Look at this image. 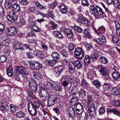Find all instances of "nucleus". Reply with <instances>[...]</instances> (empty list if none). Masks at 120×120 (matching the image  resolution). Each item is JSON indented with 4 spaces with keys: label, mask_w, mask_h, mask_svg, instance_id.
<instances>
[{
    "label": "nucleus",
    "mask_w": 120,
    "mask_h": 120,
    "mask_svg": "<svg viewBox=\"0 0 120 120\" xmlns=\"http://www.w3.org/2000/svg\"><path fill=\"white\" fill-rule=\"evenodd\" d=\"M32 105H33L34 107H35V108L36 109L39 108L41 106L43 107L44 106L39 101H36L34 102V104L32 102Z\"/></svg>",
    "instance_id": "cd10ccee"
},
{
    "label": "nucleus",
    "mask_w": 120,
    "mask_h": 120,
    "mask_svg": "<svg viewBox=\"0 0 120 120\" xmlns=\"http://www.w3.org/2000/svg\"><path fill=\"white\" fill-rule=\"evenodd\" d=\"M88 111L95 110V108L94 104L93 103L88 104Z\"/></svg>",
    "instance_id": "e433bc0d"
},
{
    "label": "nucleus",
    "mask_w": 120,
    "mask_h": 120,
    "mask_svg": "<svg viewBox=\"0 0 120 120\" xmlns=\"http://www.w3.org/2000/svg\"><path fill=\"white\" fill-rule=\"evenodd\" d=\"M86 19L79 18L77 20L78 22H79L82 24H84L85 20H86Z\"/></svg>",
    "instance_id": "0e129e2a"
},
{
    "label": "nucleus",
    "mask_w": 120,
    "mask_h": 120,
    "mask_svg": "<svg viewBox=\"0 0 120 120\" xmlns=\"http://www.w3.org/2000/svg\"><path fill=\"white\" fill-rule=\"evenodd\" d=\"M84 54V51L81 48L78 47L75 49L74 55L77 59H81L83 58Z\"/></svg>",
    "instance_id": "f257e3e1"
},
{
    "label": "nucleus",
    "mask_w": 120,
    "mask_h": 120,
    "mask_svg": "<svg viewBox=\"0 0 120 120\" xmlns=\"http://www.w3.org/2000/svg\"><path fill=\"white\" fill-rule=\"evenodd\" d=\"M100 54V52L97 50H94V52L91 55V57L93 59L95 60H97Z\"/></svg>",
    "instance_id": "dca6fc26"
},
{
    "label": "nucleus",
    "mask_w": 120,
    "mask_h": 120,
    "mask_svg": "<svg viewBox=\"0 0 120 120\" xmlns=\"http://www.w3.org/2000/svg\"><path fill=\"white\" fill-rule=\"evenodd\" d=\"M6 70L7 75L8 76L11 77L13 75V68L11 66H10L8 68H7Z\"/></svg>",
    "instance_id": "a878e982"
},
{
    "label": "nucleus",
    "mask_w": 120,
    "mask_h": 120,
    "mask_svg": "<svg viewBox=\"0 0 120 120\" xmlns=\"http://www.w3.org/2000/svg\"><path fill=\"white\" fill-rule=\"evenodd\" d=\"M4 37L0 38V43L1 44V43H2V45L3 47V48L5 49V46L8 45L9 43V41L8 39H4V41H1Z\"/></svg>",
    "instance_id": "2eb2a0df"
},
{
    "label": "nucleus",
    "mask_w": 120,
    "mask_h": 120,
    "mask_svg": "<svg viewBox=\"0 0 120 120\" xmlns=\"http://www.w3.org/2000/svg\"><path fill=\"white\" fill-rule=\"evenodd\" d=\"M7 33L9 36H13L15 35L17 33V31L15 28L12 26H10L7 29Z\"/></svg>",
    "instance_id": "1a4fd4ad"
},
{
    "label": "nucleus",
    "mask_w": 120,
    "mask_h": 120,
    "mask_svg": "<svg viewBox=\"0 0 120 120\" xmlns=\"http://www.w3.org/2000/svg\"><path fill=\"white\" fill-rule=\"evenodd\" d=\"M54 87L57 90L59 91H62V86L58 83H56V84L55 85Z\"/></svg>",
    "instance_id": "37998d69"
},
{
    "label": "nucleus",
    "mask_w": 120,
    "mask_h": 120,
    "mask_svg": "<svg viewBox=\"0 0 120 120\" xmlns=\"http://www.w3.org/2000/svg\"><path fill=\"white\" fill-rule=\"evenodd\" d=\"M98 69L101 74L103 76H105L108 73L107 68L102 65L98 66Z\"/></svg>",
    "instance_id": "423d86ee"
},
{
    "label": "nucleus",
    "mask_w": 120,
    "mask_h": 120,
    "mask_svg": "<svg viewBox=\"0 0 120 120\" xmlns=\"http://www.w3.org/2000/svg\"><path fill=\"white\" fill-rule=\"evenodd\" d=\"M74 30H76V31L80 33L82 32L83 30L81 28L78 26H74Z\"/></svg>",
    "instance_id": "6e6d98bb"
},
{
    "label": "nucleus",
    "mask_w": 120,
    "mask_h": 120,
    "mask_svg": "<svg viewBox=\"0 0 120 120\" xmlns=\"http://www.w3.org/2000/svg\"><path fill=\"white\" fill-rule=\"evenodd\" d=\"M69 107L68 109V112L69 116H73L75 115V112L74 109V107Z\"/></svg>",
    "instance_id": "7c9ffc66"
},
{
    "label": "nucleus",
    "mask_w": 120,
    "mask_h": 120,
    "mask_svg": "<svg viewBox=\"0 0 120 120\" xmlns=\"http://www.w3.org/2000/svg\"><path fill=\"white\" fill-rule=\"evenodd\" d=\"M12 10L13 12H15L16 13L19 12L20 10V7L19 5L17 3L15 4L12 6Z\"/></svg>",
    "instance_id": "5701e85b"
},
{
    "label": "nucleus",
    "mask_w": 120,
    "mask_h": 120,
    "mask_svg": "<svg viewBox=\"0 0 120 120\" xmlns=\"http://www.w3.org/2000/svg\"><path fill=\"white\" fill-rule=\"evenodd\" d=\"M112 76L114 79L117 81H120V74L117 71H115L113 72Z\"/></svg>",
    "instance_id": "a211bd4d"
},
{
    "label": "nucleus",
    "mask_w": 120,
    "mask_h": 120,
    "mask_svg": "<svg viewBox=\"0 0 120 120\" xmlns=\"http://www.w3.org/2000/svg\"><path fill=\"white\" fill-rule=\"evenodd\" d=\"M16 70L20 74L22 75L24 78L26 77V75L28 74V69L22 66H18L16 68Z\"/></svg>",
    "instance_id": "20e7f679"
},
{
    "label": "nucleus",
    "mask_w": 120,
    "mask_h": 120,
    "mask_svg": "<svg viewBox=\"0 0 120 120\" xmlns=\"http://www.w3.org/2000/svg\"><path fill=\"white\" fill-rule=\"evenodd\" d=\"M12 6L13 5L10 2H9L8 0H6L4 3V6L6 9H8L11 7H12Z\"/></svg>",
    "instance_id": "58836bf2"
},
{
    "label": "nucleus",
    "mask_w": 120,
    "mask_h": 120,
    "mask_svg": "<svg viewBox=\"0 0 120 120\" xmlns=\"http://www.w3.org/2000/svg\"><path fill=\"white\" fill-rule=\"evenodd\" d=\"M59 50V52H61L64 57H67L68 56V53L63 47H60Z\"/></svg>",
    "instance_id": "bb28decb"
},
{
    "label": "nucleus",
    "mask_w": 120,
    "mask_h": 120,
    "mask_svg": "<svg viewBox=\"0 0 120 120\" xmlns=\"http://www.w3.org/2000/svg\"><path fill=\"white\" fill-rule=\"evenodd\" d=\"M94 41L100 45H103L106 41V38L104 36H101L98 38H97Z\"/></svg>",
    "instance_id": "9b49d317"
},
{
    "label": "nucleus",
    "mask_w": 120,
    "mask_h": 120,
    "mask_svg": "<svg viewBox=\"0 0 120 120\" xmlns=\"http://www.w3.org/2000/svg\"><path fill=\"white\" fill-rule=\"evenodd\" d=\"M57 99V96L55 94H53L49 97L47 101L48 106H51L53 105Z\"/></svg>",
    "instance_id": "7ed1b4c3"
},
{
    "label": "nucleus",
    "mask_w": 120,
    "mask_h": 120,
    "mask_svg": "<svg viewBox=\"0 0 120 120\" xmlns=\"http://www.w3.org/2000/svg\"><path fill=\"white\" fill-rule=\"evenodd\" d=\"M14 46L15 49H22V43L16 42L14 43Z\"/></svg>",
    "instance_id": "393cba45"
},
{
    "label": "nucleus",
    "mask_w": 120,
    "mask_h": 120,
    "mask_svg": "<svg viewBox=\"0 0 120 120\" xmlns=\"http://www.w3.org/2000/svg\"><path fill=\"white\" fill-rule=\"evenodd\" d=\"M35 68L34 69L38 70L41 68L42 67L41 64L38 62L35 63Z\"/></svg>",
    "instance_id": "8fccbe9b"
},
{
    "label": "nucleus",
    "mask_w": 120,
    "mask_h": 120,
    "mask_svg": "<svg viewBox=\"0 0 120 120\" xmlns=\"http://www.w3.org/2000/svg\"><path fill=\"white\" fill-rule=\"evenodd\" d=\"M112 39L114 42L117 43L118 42L119 40L117 36L115 35H113Z\"/></svg>",
    "instance_id": "13d9d810"
},
{
    "label": "nucleus",
    "mask_w": 120,
    "mask_h": 120,
    "mask_svg": "<svg viewBox=\"0 0 120 120\" xmlns=\"http://www.w3.org/2000/svg\"><path fill=\"white\" fill-rule=\"evenodd\" d=\"M16 116L18 117L22 118L24 116V115L23 112L19 111L17 112Z\"/></svg>",
    "instance_id": "09e8293b"
},
{
    "label": "nucleus",
    "mask_w": 120,
    "mask_h": 120,
    "mask_svg": "<svg viewBox=\"0 0 120 120\" xmlns=\"http://www.w3.org/2000/svg\"><path fill=\"white\" fill-rule=\"evenodd\" d=\"M84 34L86 36L88 37L89 38L91 37V35L90 34V33L87 30H84Z\"/></svg>",
    "instance_id": "774afa93"
},
{
    "label": "nucleus",
    "mask_w": 120,
    "mask_h": 120,
    "mask_svg": "<svg viewBox=\"0 0 120 120\" xmlns=\"http://www.w3.org/2000/svg\"><path fill=\"white\" fill-rule=\"evenodd\" d=\"M99 113L101 115H103L105 113V109L101 107L99 110Z\"/></svg>",
    "instance_id": "680f3d73"
},
{
    "label": "nucleus",
    "mask_w": 120,
    "mask_h": 120,
    "mask_svg": "<svg viewBox=\"0 0 120 120\" xmlns=\"http://www.w3.org/2000/svg\"><path fill=\"white\" fill-rule=\"evenodd\" d=\"M114 23L116 25L117 35L118 36H120V24L119 22L117 21H115Z\"/></svg>",
    "instance_id": "f3484780"
},
{
    "label": "nucleus",
    "mask_w": 120,
    "mask_h": 120,
    "mask_svg": "<svg viewBox=\"0 0 120 120\" xmlns=\"http://www.w3.org/2000/svg\"><path fill=\"white\" fill-rule=\"evenodd\" d=\"M59 10L63 14H65L67 11L66 7L64 4H61L59 7Z\"/></svg>",
    "instance_id": "aec40b11"
},
{
    "label": "nucleus",
    "mask_w": 120,
    "mask_h": 120,
    "mask_svg": "<svg viewBox=\"0 0 120 120\" xmlns=\"http://www.w3.org/2000/svg\"><path fill=\"white\" fill-rule=\"evenodd\" d=\"M79 94L80 97L82 98L84 97L85 95V93L84 91L82 90H80Z\"/></svg>",
    "instance_id": "4d7b16f0"
},
{
    "label": "nucleus",
    "mask_w": 120,
    "mask_h": 120,
    "mask_svg": "<svg viewBox=\"0 0 120 120\" xmlns=\"http://www.w3.org/2000/svg\"><path fill=\"white\" fill-rule=\"evenodd\" d=\"M29 86L31 91L35 92L37 89V83L35 80L32 78L31 80L29 82Z\"/></svg>",
    "instance_id": "39448f33"
},
{
    "label": "nucleus",
    "mask_w": 120,
    "mask_h": 120,
    "mask_svg": "<svg viewBox=\"0 0 120 120\" xmlns=\"http://www.w3.org/2000/svg\"><path fill=\"white\" fill-rule=\"evenodd\" d=\"M7 59L6 56L4 55L0 56V62L1 63L4 62Z\"/></svg>",
    "instance_id": "3c124183"
},
{
    "label": "nucleus",
    "mask_w": 120,
    "mask_h": 120,
    "mask_svg": "<svg viewBox=\"0 0 120 120\" xmlns=\"http://www.w3.org/2000/svg\"><path fill=\"white\" fill-rule=\"evenodd\" d=\"M100 62L102 64H106L108 61V59L103 56H101L99 58Z\"/></svg>",
    "instance_id": "c9c22d12"
},
{
    "label": "nucleus",
    "mask_w": 120,
    "mask_h": 120,
    "mask_svg": "<svg viewBox=\"0 0 120 120\" xmlns=\"http://www.w3.org/2000/svg\"><path fill=\"white\" fill-rule=\"evenodd\" d=\"M96 10L94 15H101L104 14V12L102 9L98 6L96 5L95 7Z\"/></svg>",
    "instance_id": "f8f14e48"
},
{
    "label": "nucleus",
    "mask_w": 120,
    "mask_h": 120,
    "mask_svg": "<svg viewBox=\"0 0 120 120\" xmlns=\"http://www.w3.org/2000/svg\"><path fill=\"white\" fill-rule=\"evenodd\" d=\"M81 84L83 87L85 88H87L88 87V83L84 79L82 80Z\"/></svg>",
    "instance_id": "a19ab883"
},
{
    "label": "nucleus",
    "mask_w": 120,
    "mask_h": 120,
    "mask_svg": "<svg viewBox=\"0 0 120 120\" xmlns=\"http://www.w3.org/2000/svg\"><path fill=\"white\" fill-rule=\"evenodd\" d=\"M62 84L63 86L65 88L68 86L69 84V82L68 81L65 80L62 82Z\"/></svg>",
    "instance_id": "69168bd1"
},
{
    "label": "nucleus",
    "mask_w": 120,
    "mask_h": 120,
    "mask_svg": "<svg viewBox=\"0 0 120 120\" xmlns=\"http://www.w3.org/2000/svg\"><path fill=\"white\" fill-rule=\"evenodd\" d=\"M56 61L55 60H46L44 62V64L46 65L53 66L56 63Z\"/></svg>",
    "instance_id": "4468645a"
},
{
    "label": "nucleus",
    "mask_w": 120,
    "mask_h": 120,
    "mask_svg": "<svg viewBox=\"0 0 120 120\" xmlns=\"http://www.w3.org/2000/svg\"><path fill=\"white\" fill-rule=\"evenodd\" d=\"M76 68L78 69L82 68V63L80 61L77 60L73 62Z\"/></svg>",
    "instance_id": "4be33fe9"
},
{
    "label": "nucleus",
    "mask_w": 120,
    "mask_h": 120,
    "mask_svg": "<svg viewBox=\"0 0 120 120\" xmlns=\"http://www.w3.org/2000/svg\"><path fill=\"white\" fill-rule=\"evenodd\" d=\"M91 59L90 56L88 55H86L84 60L85 63L87 65H89L90 63Z\"/></svg>",
    "instance_id": "473e14b6"
},
{
    "label": "nucleus",
    "mask_w": 120,
    "mask_h": 120,
    "mask_svg": "<svg viewBox=\"0 0 120 120\" xmlns=\"http://www.w3.org/2000/svg\"><path fill=\"white\" fill-rule=\"evenodd\" d=\"M41 47L44 51L48 50V46L45 44H42L41 45Z\"/></svg>",
    "instance_id": "bf43d9fd"
},
{
    "label": "nucleus",
    "mask_w": 120,
    "mask_h": 120,
    "mask_svg": "<svg viewBox=\"0 0 120 120\" xmlns=\"http://www.w3.org/2000/svg\"><path fill=\"white\" fill-rule=\"evenodd\" d=\"M20 4L22 5H26L27 4V0H18Z\"/></svg>",
    "instance_id": "5fc2aeb1"
},
{
    "label": "nucleus",
    "mask_w": 120,
    "mask_h": 120,
    "mask_svg": "<svg viewBox=\"0 0 120 120\" xmlns=\"http://www.w3.org/2000/svg\"><path fill=\"white\" fill-rule=\"evenodd\" d=\"M25 23V19L21 18L19 21L18 23V25L20 26H22L24 25Z\"/></svg>",
    "instance_id": "49530a36"
},
{
    "label": "nucleus",
    "mask_w": 120,
    "mask_h": 120,
    "mask_svg": "<svg viewBox=\"0 0 120 120\" xmlns=\"http://www.w3.org/2000/svg\"><path fill=\"white\" fill-rule=\"evenodd\" d=\"M28 110L29 113L31 115L35 116L37 114V111L35 107L32 105V102H29L28 104Z\"/></svg>",
    "instance_id": "6e6552de"
},
{
    "label": "nucleus",
    "mask_w": 120,
    "mask_h": 120,
    "mask_svg": "<svg viewBox=\"0 0 120 120\" xmlns=\"http://www.w3.org/2000/svg\"><path fill=\"white\" fill-rule=\"evenodd\" d=\"M90 13L94 15L95 11H96L95 7L93 5H91L90 8Z\"/></svg>",
    "instance_id": "4c0bfd02"
},
{
    "label": "nucleus",
    "mask_w": 120,
    "mask_h": 120,
    "mask_svg": "<svg viewBox=\"0 0 120 120\" xmlns=\"http://www.w3.org/2000/svg\"><path fill=\"white\" fill-rule=\"evenodd\" d=\"M64 79L65 80L68 81L70 82V81L73 80V78L70 75H66L64 77Z\"/></svg>",
    "instance_id": "79ce46f5"
},
{
    "label": "nucleus",
    "mask_w": 120,
    "mask_h": 120,
    "mask_svg": "<svg viewBox=\"0 0 120 120\" xmlns=\"http://www.w3.org/2000/svg\"><path fill=\"white\" fill-rule=\"evenodd\" d=\"M49 23L51 24V29H49V30L55 29L57 26V25L54 23L53 21H51L49 22Z\"/></svg>",
    "instance_id": "ea45409f"
},
{
    "label": "nucleus",
    "mask_w": 120,
    "mask_h": 120,
    "mask_svg": "<svg viewBox=\"0 0 120 120\" xmlns=\"http://www.w3.org/2000/svg\"><path fill=\"white\" fill-rule=\"evenodd\" d=\"M54 74L56 76L58 77L59 75L64 70V67L61 65L56 67L55 68Z\"/></svg>",
    "instance_id": "9d476101"
},
{
    "label": "nucleus",
    "mask_w": 120,
    "mask_h": 120,
    "mask_svg": "<svg viewBox=\"0 0 120 120\" xmlns=\"http://www.w3.org/2000/svg\"><path fill=\"white\" fill-rule=\"evenodd\" d=\"M111 91L112 93L115 95H117L120 94V88L117 87H112Z\"/></svg>",
    "instance_id": "412c9836"
},
{
    "label": "nucleus",
    "mask_w": 120,
    "mask_h": 120,
    "mask_svg": "<svg viewBox=\"0 0 120 120\" xmlns=\"http://www.w3.org/2000/svg\"><path fill=\"white\" fill-rule=\"evenodd\" d=\"M31 28L33 29V31L35 32H40L42 31L37 26L35 25H34L31 26Z\"/></svg>",
    "instance_id": "2f4dec72"
},
{
    "label": "nucleus",
    "mask_w": 120,
    "mask_h": 120,
    "mask_svg": "<svg viewBox=\"0 0 120 120\" xmlns=\"http://www.w3.org/2000/svg\"><path fill=\"white\" fill-rule=\"evenodd\" d=\"M103 89L105 90H108L110 89V86L107 83H104L103 85Z\"/></svg>",
    "instance_id": "603ef678"
},
{
    "label": "nucleus",
    "mask_w": 120,
    "mask_h": 120,
    "mask_svg": "<svg viewBox=\"0 0 120 120\" xmlns=\"http://www.w3.org/2000/svg\"><path fill=\"white\" fill-rule=\"evenodd\" d=\"M75 108H76V109H83V106L82 105L81 103H78L76 105L75 107Z\"/></svg>",
    "instance_id": "052dcab7"
},
{
    "label": "nucleus",
    "mask_w": 120,
    "mask_h": 120,
    "mask_svg": "<svg viewBox=\"0 0 120 120\" xmlns=\"http://www.w3.org/2000/svg\"><path fill=\"white\" fill-rule=\"evenodd\" d=\"M93 84L97 88L100 87L101 83L98 81L95 80L93 82Z\"/></svg>",
    "instance_id": "de8ad7c7"
},
{
    "label": "nucleus",
    "mask_w": 120,
    "mask_h": 120,
    "mask_svg": "<svg viewBox=\"0 0 120 120\" xmlns=\"http://www.w3.org/2000/svg\"><path fill=\"white\" fill-rule=\"evenodd\" d=\"M117 110L116 109L113 108L112 109H108L107 112L109 113H111L112 112L113 114L116 115V112Z\"/></svg>",
    "instance_id": "a18cd8bd"
},
{
    "label": "nucleus",
    "mask_w": 120,
    "mask_h": 120,
    "mask_svg": "<svg viewBox=\"0 0 120 120\" xmlns=\"http://www.w3.org/2000/svg\"><path fill=\"white\" fill-rule=\"evenodd\" d=\"M69 63V72L71 74H73L75 71V67L73 62H70Z\"/></svg>",
    "instance_id": "ddd939ff"
},
{
    "label": "nucleus",
    "mask_w": 120,
    "mask_h": 120,
    "mask_svg": "<svg viewBox=\"0 0 120 120\" xmlns=\"http://www.w3.org/2000/svg\"><path fill=\"white\" fill-rule=\"evenodd\" d=\"M11 111L13 112H15L17 110L18 108L17 106L13 104H11L10 105Z\"/></svg>",
    "instance_id": "c03bdc74"
},
{
    "label": "nucleus",
    "mask_w": 120,
    "mask_h": 120,
    "mask_svg": "<svg viewBox=\"0 0 120 120\" xmlns=\"http://www.w3.org/2000/svg\"><path fill=\"white\" fill-rule=\"evenodd\" d=\"M86 19L79 18L77 20L78 22H79L82 24H84L85 20H86Z\"/></svg>",
    "instance_id": "e2e57ef3"
},
{
    "label": "nucleus",
    "mask_w": 120,
    "mask_h": 120,
    "mask_svg": "<svg viewBox=\"0 0 120 120\" xmlns=\"http://www.w3.org/2000/svg\"><path fill=\"white\" fill-rule=\"evenodd\" d=\"M87 102H86V100L85 99V101L84 100V101L82 102V103L84 105H86V104H90L92 102V98L90 96L88 95L87 96Z\"/></svg>",
    "instance_id": "c85d7f7f"
},
{
    "label": "nucleus",
    "mask_w": 120,
    "mask_h": 120,
    "mask_svg": "<svg viewBox=\"0 0 120 120\" xmlns=\"http://www.w3.org/2000/svg\"><path fill=\"white\" fill-rule=\"evenodd\" d=\"M70 103L71 105L75 108L76 105L78 103L77 98L75 97L72 98Z\"/></svg>",
    "instance_id": "6ab92c4d"
},
{
    "label": "nucleus",
    "mask_w": 120,
    "mask_h": 120,
    "mask_svg": "<svg viewBox=\"0 0 120 120\" xmlns=\"http://www.w3.org/2000/svg\"><path fill=\"white\" fill-rule=\"evenodd\" d=\"M95 111L96 110H94L88 111L90 116L92 117H94L95 115Z\"/></svg>",
    "instance_id": "864d4df0"
},
{
    "label": "nucleus",
    "mask_w": 120,
    "mask_h": 120,
    "mask_svg": "<svg viewBox=\"0 0 120 120\" xmlns=\"http://www.w3.org/2000/svg\"><path fill=\"white\" fill-rule=\"evenodd\" d=\"M34 77L37 79H38L39 78H41L43 77V75L40 74L38 72H33Z\"/></svg>",
    "instance_id": "72a5a7b5"
},
{
    "label": "nucleus",
    "mask_w": 120,
    "mask_h": 120,
    "mask_svg": "<svg viewBox=\"0 0 120 120\" xmlns=\"http://www.w3.org/2000/svg\"><path fill=\"white\" fill-rule=\"evenodd\" d=\"M61 30L67 36L68 38H71L72 37L73 32L71 29L67 28L65 26H63L61 27Z\"/></svg>",
    "instance_id": "f03ea898"
},
{
    "label": "nucleus",
    "mask_w": 120,
    "mask_h": 120,
    "mask_svg": "<svg viewBox=\"0 0 120 120\" xmlns=\"http://www.w3.org/2000/svg\"><path fill=\"white\" fill-rule=\"evenodd\" d=\"M34 54L38 57L42 58L44 57V55L42 52L39 50H36L34 52Z\"/></svg>",
    "instance_id": "b1692460"
},
{
    "label": "nucleus",
    "mask_w": 120,
    "mask_h": 120,
    "mask_svg": "<svg viewBox=\"0 0 120 120\" xmlns=\"http://www.w3.org/2000/svg\"><path fill=\"white\" fill-rule=\"evenodd\" d=\"M105 28L103 27H100L98 30V32H96L97 34L98 35L101 36L103 33L105 32Z\"/></svg>",
    "instance_id": "c756f323"
},
{
    "label": "nucleus",
    "mask_w": 120,
    "mask_h": 120,
    "mask_svg": "<svg viewBox=\"0 0 120 120\" xmlns=\"http://www.w3.org/2000/svg\"><path fill=\"white\" fill-rule=\"evenodd\" d=\"M15 13L13 11H10V13L8 12L7 15V18L8 20L11 22H13L16 19Z\"/></svg>",
    "instance_id": "0eeeda50"
},
{
    "label": "nucleus",
    "mask_w": 120,
    "mask_h": 120,
    "mask_svg": "<svg viewBox=\"0 0 120 120\" xmlns=\"http://www.w3.org/2000/svg\"><path fill=\"white\" fill-rule=\"evenodd\" d=\"M52 57L54 59L58 60L60 59V56L59 54L57 52H53L51 55Z\"/></svg>",
    "instance_id": "f704fd0d"
},
{
    "label": "nucleus",
    "mask_w": 120,
    "mask_h": 120,
    "mask_svg": "<svg viewBox=\"0 0 120 120\" xmlns=\"http://www.w3.org/2000/svg\"><path fill=\"white\" fill-rule=\"evenodd\" d=\"M83 112V109H75V112L78 115L81 114Z\"/></svg>",
    "instance_id": "338daca9"
}]
</instances>
